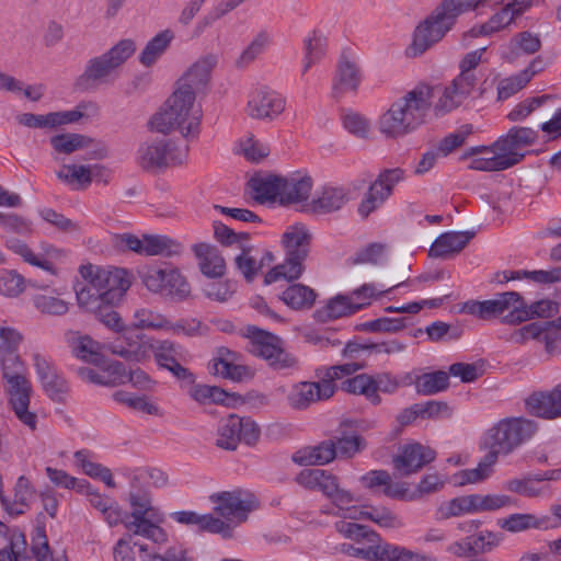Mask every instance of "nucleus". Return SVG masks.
Returning <instances> with one entry per match:
<instances>
[{"mask_svg":"<svg viewBox=\"0 0 561 561\" xmlns=\"http://www.w3.org/2000/svg\"><path fill=\"white\" fill-rule=\"evenodd\" d=\"M298 484L306 489L320 490L336 508L333 513L344 519H369L383 528L397 529L403 527L402 518L387 507H371L365 511L355 503L358 497L350 490L340 485L336 476L323 469H304L297 477Z\"/></svg>","mask_w":561,"mask_h":561,"instance_id":"1","label":"nucleus"},{"mask_svg":"<svg viewBox=\"0 0 561 561\" xmlns=\"http://www.w3.org/2000/svg\"><path fill=\"white\" fill-rule=\"evenodd\" d=\"M434 90L417 84L397 98L377 119V129L387 140H398L426 123L433 108Z\"/></svg>","mask_w":561,"mask_h":561,"instance_id":"2","label":"nucleus"},{"mask_svg":"<svg viewBox=\"0 0 561 561\" xmlns=\"http://www.w3.org/2000/svg\"><path fill=\"white\" fill-rule=\"evenodd\" d=\"M79 273L84 284L78 285L76 296L78 305L85 311L99 310L104 305H116L130 287L127 272L123 268L85 264L80 266Z\"/></svg>","mask_w":561,"mask_h":561,"instance_id":"3","label":"nucleus"},{"mask_svg":"<svg viewBox=\"0 0 561 561\" xmlns=\"http://www.w3.org/2000/svg\"><path fill=\"white\" fill-rule=\"evenodd\" d=\"M202 110L195 96L185 90H175L163 107L149 121L152 131L169 134L178 130L186 139H195L201 129Z\"/></svg>","mask_w":561,"mask_h":561,"instance_id":"4","label":"nucleus"},{"mask_svg":"<svg viewBox=\"0 0 561 561\" xmlns=\"http://www.w3.org/2000/svg\"><path fill=\"white\" fill-rule=\"evenodd\" d=\"M147 476V471H138L131 478L129 504L131 513L126 516L125 527L134 535L142 536L154 543H164L168 538L165 531L158 525L162 517L158 510L151 505L148 491L139 482Z\"/></svg>","mask_w":561,"mask_h":561,"instance_id":"5","label":"nucleus"},{"mask_svg":"<svg viewBox=\"0 0 561 561\" xmlns=\"http://www.w3.org/2000/svg\"><path fill=\"white\" fill-rule=\"evenodd\" d=\"M537 432V424L525 417H506L488 428L481 439V446L497 460L508 456Z\"/></svg>","mask_w":561,"mask_h":561,"instance_id":"6","label":"nucleus"},{"mask_svg":"<svg viewBox=\"0 0 561 561\" xmlns=\"http://www.w3.org/2000/svg\"><path fill=\"white\" fill-rule=\"evenodd\" d=\"M360 368L356 363L331 366L320 381H300L293 385L286 396L287 403L293 410L304 411L319 401L328 400L335 393V380Z\"/></svg>","mask_w":561,"mask_h":561,"instance_id":"7","label":"nucleus"},{"mask_svg":"<svg viewBox=\"0 0 561 561\" xmlns=\"http://www.w3.org/2000/svg\"><path fill=\"white\" fill-rule=\"evenodd\" d=\"M339 550L351 557L375 561H438L432 554L413 551L404 546L385 541L379 535L375 542L342 543Z\"/></svg>","mask_w":561,"mask_h":561,"instance_id":"8","label":"nucleus"},{"mask_svg":"<svg viewBox=\"0 0 561 561\" xmlns=\"http://www.w3.org/2000/svg\"><path fill=\"white\" fill-rule=\"evenodd\" d=\"M453 0H443L415 30L413 48L422 54L439 42L460 15Z\"/></svg>","mask_w":561,"mask_h":561,"instance_id":"9","label":"nucleus"},{"mask_svg":"<svg viewBox=\"0 0 561 561\" xmlns=\"http://www.w3.org/2000/svg\"><path fill=\"white\" fill-rule=\"evenodd\" d=\"M188 148H180L172 139H156L141 144L137 150L138 165L148 172H159L184 163Z\"/></svg>","mask_w":561,"mask_h":561,"instance_id":"10","label":"nucleus"},{"mask_svg":"<svg viewBox=\"0 0 561 561\" xmlns=\"http://www.w3.org/2000/svg\"><path fill=\"white\" fill-rule=\"evenodd\" d=\"M245 336L249 339V352L265 359L273 369L282 370L297 366L296 357L284 348L278 336L256 327H248Z\"/></svg>","mask_w":561,"mask_h":561,"instance_id":"11","label":"nucleus"},{"mask_svg":"<svg viewBox=\"0 0 561 561\" xmlns=\"http://www.w3.org/2000/svg\"><path fill=\"white\" fill-rule=\"evenodd\" d=\"M214 511L233 528L244 523L249 514L256 508L255 496L244 490H233L214 493L209 496Z\"/></svg>","mask_w":561,"mask_h":561,"instance_id":"12","label":"nucleus"},{"mask_svg":"<svg viewBox=\"0 0 561 561\" xmlns=\"http://www.w3.org/2000/svg\"><path fill=\"white\" fill-rule=\"evenodd\" d=\"M259 437L260 428L255 422L230 414L219 421L216 446L226 450H236L240 442L254 445Z\"/></svg>","mask_w":561,"mask_h":561,"instance_id":"13","label":"nucleus"},{"mask_svg":"<svg viewBox=\"0 0 561 561\" xmlns=\"http://www.w3.org/2000/svg\"><path fill=\"white\" fill-rule=\"evenodd\" d=\"M135 43L130 39L118 42L107 53L91 59L81 79L107 82L112 73L135 53Z\"/></svg>","mask_w":561,"mask_h":561,"instance_id":"14","label":"nucleus"},{"mask_svg":"<svg viewBox=\"0 0 561 561\" xmlns=\"http://www.w3.org/2000/svg\"><path fill=\"white\" fill-rule=\"evenodd\" d=\"M142 283L148 290L183 300L190 295V285L175 268H148L142 273Z\"/></svg>","mask_w":561,"mask_h":561,"instance_id":"15","label":"nucleus"},{"mask_svg":"<svg viewBox=\"0 0 561 561\" xmlns=\"http://www.w3.org/2000/svg\"><path fill=\"white\" fill-rule=\"evenodd\" d=\"M134 534L119 539L115 546L114 554L116 561H135L136 550L141 561H190L186 550L170 547L163 554L150 551L148 545L134 540Z\"/></svg>","mask_w":561,"mask_h":561,"instance_id":"16","label":"nucleus"},{"mask_svg":"<svg viewBox=\"0 0 561 561\" xmlns=\"http://www.w3.org/2000/svg\"><path fill=\"white\" fill-rule=\"evenodd\" d=\"M5 380L9 385L10 404L20 422L30 427L36 428L37 415L28 410L32 385L21 373L5 371Z\"/></svg>","mask_w":561,"mask_h":561,"instance_id":"17","label":"nucleus"},{"mask_svg":"<svg viewBox=\"0 0 561 561\" xmlns=\"http://www.w3.org/2000/svg\"><path fill=\"white\" fill-rule=\"evenodd\" d=\"M538 138V133L530 127L514 126L506 135L501 136L493 148L510 163V168L519 163L525 154L522 149L531 146Z\"/></svg>","mask_w":561,"mask_h":561,"instance_id":"18","label":"nucleus"},{"mask_svg":"<svg viewBox=\"0 0 561 561\" xmlns=\"http://www.w3.org/2000/svg\"><path fill=\"white\" fill-rule=\"evenodd\" d=\"M520 302L522 296L517 291H505L497 294L493 299L467 301L463 306V310L471 316L490 320L511 314L514 309L519 308Z\"/></svg>","mask_w":561,"mask_h":561,"instance_id":"19","label":"nucleus"},{"mask_svg":"<svg viewBox=\"0 0 561 561\" xmlns=\"http://www.w3.org/2000/svg\"><path fill=\"white\" fill-rule=\"evenodd\" d=\"M117 245L130 250L139 255H173L179 253L180 245L163 236H144L138 238L135 234L124 233L117 236Z\"/></svg>","mask_w":561,"mask_h":561,"instance_id":"20","label":"nucleus"},{"mask_svg":"<svg viewBox=\"0 0 561 561\" xmlns=\"http://www.w3.org/2000/svg\"><path fill=\"white\" fill-rule=\"evenodd\" d=\"M285 107L286 100L279 93L260 89L248 101L247 113L255 119L273 121L284 112Z\"/></svg>","mask_w":561,"mask_h":561,"instance_id":"21","label":"nucleus"},{"mask_svg":"<svg viewBox=\"0 0 561 561\" xmlns=\"http://www.w3.org/2000/svg\"><path fill=\"white\" fill-rule=\"evenodd\" d=\"M217 65V56L208 54L197 59L179 79L176 90L191 92L195 98L210 80L213 69Z\"/></svg>","mask_w":561,"mask_h":561,"instance_id":"22","label":"nucleus"},{"mask_svg":"<svg viewBox=\"0 0 561 561\" xmlns=\"http://www.w3.org/2000/svg\"><path fill=\"white\" fill-rule=\"evenodd\" d=\"M435 457L436 453L432 448L414 443L401 449V453L394 457L393 465L401 476H410L432 462Z\"/></svg>","mask_w":561,"mask_h":561,"instance_id":"23","label":"nucleus"},{"mask_svg":"<svg viewBox=\"0 0 561 561\" xmlns=\"http://www.w3.org/2000/svg\"><path fill=\"white\" fill-rule=\"evenodd\" d=\"M348 202L350 191L346 187L327 184L317 192L308 207L314 214L327 215L339 211Z\"/></svg>","mask_w":561,"mask_h":561,"instance_id":"24","label":"nucleus"},{"mask_svg":"<svg viewBox=\"0 0 561 561\" xmlns=\"http://www.w3.org/2000/svg\"><path fill=\"white\" fill-rule=\"evenodd\" d=\"M106 172L105 167L94 164H62L59 170L56 171L57 179L71 186L75 190H84L90 186L94 178H100Z\"/></svg>","mask_w":561,"mask_h":561,"instance_id":"25","label":"nucleus"},{"mask_svg":"<svg viewBox=\"0 0 561 561\" xmlns=\"http://www.w3.org/2000/svg\"><path fill=\"white\" fill-rule=\"evenodd\" d=\"M172 518L180 524L196 526L201 531L219 534L226 539L232 538L230 525L211 514H197L192 511H182L173 513Z\"/></svg>","mask_w":561,"mask_h":561,"instance_id":"26","label":"nucleus"},{"mask_svg":"<svg viewBox=\"0 0 561 561\" xmlns=\"http://www.w3.org/2000/svg\"><path fill=\"white\" fill-rule=\"evenodd\" d=\"M82 117L80 111L50 112L45 115L22 113L16 116L20 125L28 128L54 129L62 125L78 122Z\"/></svg>","mask_w":561,"mask_h":561,"instance_id":"27","label":"nucleus"},{"mask_svg":"<svg viewBox=\"0 0 561 561\" xmlns=\"http://www.w3.org/2000/svg\"><path fill=\"white\" fill-rule=\"evenodd\" d=\"M199 271L208 278H220L226 272V262L217 247L197 243L192 247Z\"/></svg>","mask_w":561,"mask_h":561,"instance_id":"28","label":"nucleus"},{"mask_svg":"<svg viewBox=\"0 0 561 561\" xmlns=\"http://www.w3.org/2000/svg\"><path fill=\"white\" fill-rule=\"evenodd\" d=\"M362 82V72L357 62L343 56L336 68L333 82V95L339 98L346 92H356Z\"/></svg>","mask_w":561,"mask_h":561,"instance_id":"29","label":"nucleus"},{"mask_svg":"<svg viewBox=\"0 0 561 561\" xmlns=\"http://www.w3.org/2000/svg\"><path fill=\"white\" fill-rule=\"evenodd\" d=\"M558 311L559 305L552 300L543 299L527 306L522 297L519 308L514 309L511 314H506L502 318V322L506 324H518L535 317L551 318L558 313Z\"/></svg>","mask_w":561,"mask_h":561,"instance_id":"30","label":"nucleus"},{"mask_svg":"<svg viewBox=\"0 0 561 561\" xmlns=\"http://www.w3.org/2000/svg\"><path fill=\"white\" fill-rule=\"evenodd\" d=\"M528 410L543 419L552 420L561 416V389L554 388L550 392H536L526 400Z\"/></svg>","mask_w":561,"mask_h":561,"instance_id":"31","label":"nucleus"},{"mask_svg":"<svg viewBox=\"0 0 561 561\" xmlns=\"http://www.w3.org/2000/svg\"><path fill=\"white\" fill-rule=\"evenodd\" d=\"M313 181L309 175L282 176L280 204L291 205L307 202Z\"/></svg>","mask_w":561,"mask_h":561,"instance_id":"32","label":"nucleus"},{"mask_svg":"<svg viewBox=\"0 0 561 561\" xmlns=\"http://www.w3.org/2000/svg\"><path fill=\"white\" fill-rule=\"evenodd\" d=\"M474 234V231H449L442 233L432 244L430 256L447 259L459 253Z\"/></svg>","mask_w":561,"mask_h":561,"instance_id":"33","label":"nucleus"},{"mask_svg":"<svg viewBox=\"0 0 561 561\" xmlns=\"http://www.w3.org/2000/svg\"><path fill=\"white\" fill-rule=\"evenodd\" d=\"M337 457L334 439H328L317 446H308L293 455V461L299 466H322Z\"/></svg>","mask_w":561,"mask_h":561,"instance_id":"34","label":"nucleus"},{"mask_svg":"<svg viewBox=\"0 0 561 561\" xmlns=\"http://www.w3.org/2000/svg\"><path fill=\"white\" fill-rule=\"evenodd\" d=\"M469 163V169L483 172L503 171L510 168L497 150L491 147H473L466 151L461 159H467L472 156H478Z\"/></svg>","mask_w":561,"mask_h":561,"instance_id":"35","label":"nucleus"},{"mask_svg":"<svg viewBox=\"0 0 561 561\" xmlns=\"http://www.w3.org/2000/svg\"><path fill=\"white\" fill-rule=\"evenodd\" d=\"M541 48V39L538 34L523 31L515 34L510 42L502 47L501 57L513 62L522 55H533Z\"/></svg>","mask_w":561,"mask_h":561,"instance_id":"36","label":"nucleus"},{"mask_svg":"<svg viewBox=\"0 0 561 561\" xmlns=\"http://www.w3.org/2000/svg\"><path fill=\"white\" fill-rule=\"evenodd\" d=\"M49 144L53 149V160L60 162L61 154L68 156L79 150L89 149L94 145V140L82 134L65 133L51 136Z\"/></svg>","mask_w":561,"mask_h":561,"instance_id":"37","label":"nucleus"},{"mask_svg":"<svg viewBox=\"0 0 561 561\" xmlns=\"http://www.w3.org/2000/svg\"><path fill=\"white\" fill-rule=\"evenodd\" d=\"M237 354L228 348L221 347L213 359L211 369L215 375L224 378L241 381L250 376V369L244 365L236 364Z\"/></svg>","mask_w":561,"mask_h":561,"instance_id":"38","label":"nucleus"},{"mask_svg":"<svg viewBox=\"0 0 561 561\" xmlns=\"http://www.w3.org/2000/svg\"><path fill=\"white\" fill-rule=\"evenodd\" d=\"M68 343L71 353L77 358L94 366H101L105 364V357L101 352V344L91 339L89 335L72 333L68 340Z\"/></svg>","mask_w":561,"mask_h":561,"instance_id":"39","label":"nucleus"},{"mask_svg":"<svg viewBox=\"0 0 561 561\" xmlns=\"http://www.w3.org/2000/svg\"><path fill=\"white\" fill-rule=\"evenodd\" d=\"M311 236L302 224H295L286 229L282 243L286 255L306 260L309 252Z\"/></svg>","mask_w":561,"mask_h":561,"instance_id":"40","label":"nucleus"},{"mask_svg":"<svg viewBox=\"0 0 561 561\" xmlns=\"http://www.w3.org/2000/svg\"><path fill=\"white\" fill-rule=\"evenodd\" d=\"M252 197L263 204L265 202H280L282 175L263 174L253 176L248 183Z\"/></svg>","mask_w":561,"mask_h":561,"instance_id":"41","label":"nucleus"},{"mask_svg":"<svg viewBox=\"0 0 561 561\" xmlns=\"http://www.w3.org/2000/svg\"><path fill=\"white\" fill-rule=\"evenodd\" d=\"M133 327H123L121 331L122 337L126 342V346L113 344L111 346V352L115 355H118L127 360L140 362L147 356L148 346L146 343H141L140 335H137L136 339L133 334Z\"/></svg>","mask_w":561,"mask_h":561,"instance_id":"42","label":"nucleus"},{"mask_svg":"<svg viewBox=\"0 0 561 561\" xmlns=\"http://www.w3.org/2000/svg\"><path fill=\"white\" fill-rule=\"evenodd\" d=\"M477 495H463L455 497L450 501L443 502L435 512V517L438 520L449 519L463 514L477 513Z\"/></svg>","mask_w":561,"mask_h":561,"instance_id":"43","label":"nucleus"},{"mask_svg":"<svg viewBox=\"0 0 561 561\" xmlns=\"http://www.w3.org/2000/svg\"><path fill=\"white\" fill-rule=\"evenodd\" d=\"M148 348L153 352L157 363L165 369L178 362H185L188 355L181 345L168 340L151 343Z\"/></svg>","mask_w":561,"mask_h":561,"instance_id":"44","label":"nucleus"},{"mask_svg":"<svg viewBox=\"0 0 561 561\" xmlns=\"http://www.w3.org/2000/svg\"><path fill=\"white\" fill-rule=\"evenodd\" d=\"M548 520V517H537L534 514L529 513H515L511 514L507 517L500 518L497 520V525L503 530L508 533H522L529 529H540L543 527L545 523Z\"/></svg>","mask_w":561,"mask_h":561,"instance_id":"45","label":"nucleus"},{"mask_svg":"<svg viewBox=\"0 0 561 561\" xmlns=\"http://www.w3.org/2000/svg\"><path fill=\"white\" fill-rule=\"evenodd\" d=\"M342 390L347 393L362 394L371 404L379 405L382 402L379 393L375 391V381L368 374H359L342 382Z\"/></svg>","mask_w":561,"mask_h":561,"instance_id":"46","label":"nucleus"},{"mask_svg":"<svg viewBox=\"0 0 561 561\" xmlns=\"http://www.w3.org/2000/svg\"><path fill=\"white\" fill-rule=\"evenodd\" d=\"M405 350V344L399 340L392 339L375 343H347L344 348V354L353 355L360 351L367 352L369 355H394L400 354Z\"/></svg>","mask_w":561,"mask_h":561,"instance_id":"47","label":"nucleus"},{"mask_svg":"<svg viewBox=\"0 0 561 561\" xmlns=\"http://www.w3.org/2000/svg\"><path fill=\"white\" fill-rule=\"evenodd\" d=\"M272 43V36L266 30H262L251 39L236 60L238 68H245L254 62Z\"/></svg>","mask_w":561,"mask_h":561,"instance_id":"48","label":"nucleus"},{"mask_svg":"<svg viewBox=\"0 0 561 561\" xmlns=\"http://www.w3.org/2000/svg\"><path fill=\"white\" fill-rule=\"evenodd\" d=\"M33 305L35 309L42 314L51 316V317H61L68 313L70 308V302L65 300L57 295H53V293H42L34 295L32 298Z\"/></svg>","mask_w":561,"mask_h":561,"instance_id":"49","label":"nucleus"},{"mask_svg":"<svg viewBox=\"0 0 561 561\" xmlns=\"http://www.w3.org/2000/svg\"><path fill=\"white\" fill-rule=\"evenodd\" d=\"M302 259H296L293 255H286L284 263L274 266L265 275V283L271 284L285 279L288 282L298 279L304 272Z\"/></svg>","mask_w":561,"mask_h":561,"instance_id":"50","label":"nucleus"},{"mask_svg":"<svg viewBox=\"0 0 561 561\" xmlns=\"http://www.w3.org/2000/svg\"><path fill=\"white\" fill-rule=\"evenodd\" d=\"M327 38L320 31H312L304 38L305 58L302 73L317 64L325 54Z\"/></svg>","mask_w":561,"mask_h":561,"instance_id":"51","label":"nucleus"},{"mask_svg":"<svg viewBox=\"0 0 561 561\" xmlns=\"http://www.w3.org/2000/svg\"><path fill=\"white\" fill-rule=\"evenodd\" d=\"M174 38L171 30H163L151 38L140 54L139 60L144 66H151L167 50Z\"/></svg>","mask_w":561,"mask_h":561,"instance_id":"52","label":"nucleus"},{"mask_svg":"<svg viewBox=\"0 0 561 561\" xmlns=\"http://www.w3.org/2000/svg\"><path fill=\"white\" fill-rule=\"evenodd\" d=\"M316 297L314 290L302 284H294L282 294V300L293 309L311 308Z\"/></svg>","mask_w":561,"mask_h":561,"instance_id":"53","label":"nucleus"},{"mask_svg":"<svg viewBox=\"0 0 561 561\" xmlns=\"http://www.w3.org/2000/svg\"><path fill=\"white\" fill-rule=\"evenodd\" d=\"M512 13L505 9V7L499 12L494 13L485 23L479 27H472L468 33L463 35V39L467 37L486 36L493 33L500 32L514 23Z\"/></svg>","mask_w":561,"mask_h":561,"instance_id":"54","label":"nucleus"},{"mask_svg":"<svg viewBox=\"0 0 561 561\" xmlns=\"http://www.w3.org/2000/svg\"><path fill=\"white\" fill-rule=\"evenodd\" d=\"M186 393L199 404H229L230 399V394L224 389L207 385L194 383Z\"/></svg>","mask_w":561,"mask_h":561,"instance_id":"55","label":"nucleus"},{"mask_svg":"<svg viewBox=\"0 0 561 561\" xmlns=\"http://www.w3.org/2000/svg\"><path fill=\"white\" fill-rule=\"evenodd\" d=\"M419 393L430 396L444 391L449 387V373L437 370L419 376L415 380Z\"/></svg>","mask_w":561,"mask_h":561,"instance_id":"56","label":"nucleus"},{"mask_svg":"<svg viewBox=\"0 0 561 561\" xmlns=\"http://www.w3.org/2000/svg\"><path fill=\"white\" fill-rule=\"evenodd\" d=\"M497 460L494 459L493 455L486 454L484 458L473 469L461 470L456 474V482L459 485L473 484L484 481L490 477L492 472V466Z\"/></svg>","mask_w":561,"mask_h":561,"instance_id":"57","label":"nucleus"},{"mask_svg":"<svg viewBox=\"0 0 561 561\" xmlns=\"http://www.w3.org/2000/svg\"><path fill=\"white\" fill-rule=\"evenodd\" d=\"M335 529L339 534L347 539L353 540L356 545H360L364 541H377L378 535L375 530L369 527L356 523L340 520L335 523Z\"/></svg>","mask_w":561,"mask_h":561,"instance_id":"58","label":"nucleus"},{"mask_svg":"<svg viewBox=\"0 0 561 561\" xmlns=\"http://www.w3.org/2000/svg\"><path fill=\"white\" fill-rule=\"evenodd\" d=\"M401 286V284L394 285L389 289L378 290L374 284H363L358 288L354 289L348 296L353 301V310L356 312L360 309L369 306L371 300L378 299L385 294L389 293L391 289Z\"/></svg>","mask_w":561,"mask_h":561,"instance_id":"59","label":"nucleus"},{"mask_svg":"<svg viewBox=\"0 0 561 561\" xmlns=\"http://www.w3.org/2000/svg\"><path fill=\"white\" fill-rule=\"evenodd\" d=\"M134 329L140 330H159L169 328V320L161 313L150 309L141 308L134 312Z\"/></svg>","mask_w":561,"mask_h":561,"instance_id":"60","label":"nucleus"},{"mask_svg":"<svg viewBox=\"0 0 561 561\" xmlns=\"http://www.w3.org/2000/svg\"><path fill=\"white\" fill-rule=\"evenodd\" d=\"M113 399L122 404H125L129 407L130 409L150 414V415H158L159 414V408L149 402L146 397L140 396H134L130 392L118 390L113 393Z\"/></svg>","mask_w":561,"mask_h":561,"instance_id":"61","label":"nucleus"},{"mask_svg":"<svg viewBox=\"0 0 561 561\" xmlns=\"http://www.w3.org/2000/svg\"><path fill=\"white\" fill-rule=\"evenodd\" d=\"M239 249L241 253L238 254L234 259L237 268L241 272L248 282H252L259 273L261 266L256 260L250 255L252 247L250 245L249 241L243 242Z\"/></svg>","mask_w":561,"mask_h":561,"instance_id":"62","label":"nucleus"},{"mask_svg":"<svg viewBox=\"0 0 561 561\" xmlns=\"http://www.w3.org/2000/svg\"><path fill=\"white\" fill-rule=\"evenodd\" d=\"M553 96L545 94L540 96L529 98L518 103L508 114L507 118L511 122H522L526 119L535 110L542 106Z\"/></svg>","mask_w":561,"mask_h":561,"instance_id":"63","label":"nucleus"},{"mask_svg":"<svg viewBox=\"0 0 561 561\" xmlns=\"http://www.w3.org/2000/svg\"><path fill=\"white\" fill-rule=\"evenodd\" d=\"M343 126L350 134L362 139H367L371 129L370 121L356 112H347L343 115Z\"/></svg>","mask_w":561,"mask_h":561,"instance_id":"64","label":"nucleus"}]
</instances>
